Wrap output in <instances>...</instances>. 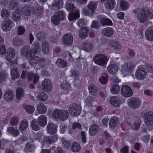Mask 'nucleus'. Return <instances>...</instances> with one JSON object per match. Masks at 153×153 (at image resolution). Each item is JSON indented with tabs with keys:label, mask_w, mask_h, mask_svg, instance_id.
<instances>
[{
	"label": "nucleus",
	"mask_w": 153,
	"mask_h": 153,
	"mask_svg": "<svg viewBox=\"0 0 153 153\" xmlns=\"http://www.w3.org/2000/svg\"><path fill=\"white\" fill-rule=\"evenodd\" d=\"M152 14L147 7H143L141 9V12L138 13L137 17L139 21L144 23L147 19H150L152 17Z\"/></svg>",
	"instance_id": "obj_1"
},
{
	"label": "nucleus",
	"mask_w": 153,
	"mask_h": 153,
	"mask_svg": "<svg viewBox=\"0 0 153 153\" xmlns=\"http://www.w3.org/2000/svg\"><path fill=\"white\" fill-rule=\"evenodd\" d=\"M52 115L54 118L64 121L68 118L69 114L68 111L65 110L56 109L53 111Z\"/></svg>",
	"instance_id": "obj_2"
},
{
	"label": "nucleus",
	"mask_w": 153,
	"mask_h": 153,
	"mask_svg": "<svg viewBox=\"0 0 153 153\" xmlns=\"http://www.w3.org/2000/svg\"><path fill=\"white\" fill-rule=\"evenodd\" d=\"M65 16V14L64 12L59 10L56 11L52 17L51 22L54 25H58L60 21L63 20Z\"/></svg>",
	"instance_id": "obj_3"
},
{
	"label": "nucleus",
	"mask_w": 153,
	"mask_h": 153,
	"mask_svg": "<svg viewBox=\"0 0 153 153\" xmlns=\"http://www.w3.org/2000/svg\"><path fill=\"white\" fill-rule=\"evenodd\" d=\"M97 6V2L91 1L87 8L83 9V13L86 15L91 16Z\"/></svg>",
	"instance_id": "obj_4"
},
{
	"label": "nucleus",
	"mask_w": 153,
	"mask_h": 153,
	"mask_svg": "<svg viewBox=\"0 0 153 153\" xmlns=\"http://www.w3.org/2000/svg\"><path fill=\"white\" fill-rule=\"evenodd\" d=\"M69 111L72 116H78L81 112V107L79 105L75 104H71L69 106Z\"/></svg>",
	"instance_id": "obj_5"
},
{
	"label": "nucleus",
	"mask_w": 153,
	"mask_h": 153,
	"mask_svg": "<svg viewBox=\"0 0 153 153\" xmlns=\"http://www.w3.org/2000/svg\"><path fill=\"white\" fill-rule=\"evenodd\" d=\"M108 59L103 55L98 54L96 55L94 58V62L99 65L103 66L105 64Z\"/></svg>",
	"instance_id": "obj_6"
},
{
	"label": "nucleus",
	"mask_w": 153,
	"mask_h": 153,
	"mask_svg": "<svg viewBox=\"0 0 153 153\" xmlns=\"http://www.w3.org/2000/svg\"><path fill=\"white\" fill-rule=\"evenodd\" d=\"M146 70L141 66L138 67L135 73V77L138 80H142L145 79L147 75Z\"/></svg>",
	"instance_id": "obj_7"
},
{
	"label": "nucleus",
	"mask_w": 153,
	"mask_h": 153,
	"mask_svg": "<svg viewBox=\"0 0 153 153\" xmlns=\"http://www.w3.org/2000/svg\"><path fill=\"white\" fill-rule=\"evenodd\" d=\"M144 121L147 126H151L153 125V113L152 112H146L143 116Z\"/></svg>",
	"instance_id": "obj_8"
},
{
	"label": "nucleus",
	"mask_w": 153,
	"mask_h": 153,
	"mask_svg": "<svg viewBox=\"0 0 153 153\" xmlns=\"http://www.w3.org/2000/svg\"><path fill=\"white\" fill-rule=\"evenodd\" d=\"M128 104L130 108H137L140 106L141 101L140 99L137 98L133 97L128 100Z\"/></svg>",
	"instance_id": "obj_9"
},
{
	"label": "nucleus",
	"mask_w": 153,
	"mask_h": 153,
	"mask_svg": "<svg viewBox=\"0 0 153 153\" xmlns=\"http://www.w3.org/2000/svg\"><path fill=\"white\" fill-rule=\"evenodd\" d=\"M37 53L36 50H33L32 49L28 50L27 49H23L22 50L21 53L23 55H25L26 58L28 59H33L35 55Z\"/></svg>",
	"instance_id": "obj_10"
},
{
	"label": "nucleus",
	"mask_w": 153,
	"mask_h": 153,
	"mask_svg": "<svg viewBox=\"0 0 153 153\" xmlns=\"http://www.w3.org/2000/svg\"><path fill=\"white\" fill-rule=\"evenodd\" d=\"M122 95L126 97H130L133 94V91L131 88L128 85L123 86L121 90Z\"/></svg>",
	"instance_id": "obj_11"
},
{
	"label": "nucleus",
	"mask_w": 153,
	"mask_h": 153,
	"mask_svg": "<svg viewBox=\"0 0 153 153\" xmlns=\"http://www.w3.org/2000/svg\"><path fill=\"white\" fill-rule=\"evenodd\" d=\"M137 64V62H131L123 65L122 70L124 72H128L131 71Z\"/></svg>",
	"instance_id": "obj_12"
},
{
	"label": "nucleus",
	"mask_w": 153,
	"mask_h": 153,
	"mask_svg": "<svg viewBox=\"0 0 153 153\" xmlns=\"http://www.w3.org/2000/svg\"><path fill=\"white\" fill-rule=\"evenodd\" d=\"M62 40L64 44L67 46H70L73 43V37L70 33L65 34L62 38Z\"/></svg>",
	"instance_id": "obj_13"
},
{
	"label": "nucleus",
	"mask_w": 153,
	"mask_h": 153,
	"mask_svg": "<svg viewBox=\"0 0 153 153\" xmlns=\"http://www.w3.org/2000/svg\"><path fill=\"white\" fill-rule=\"evenodd\" d=\"M13 26V22L8 18L5 19L3 22L1 28L4 31H7L10 30Z\"/></svg>",
	"instance_id": "obj_14"
},
{
	"label": "nucleus",
	"mask_w": 153,
	"mask_h": 153,
	"mask_svg": "<svg viewBox=\"0 0 153 153\" xmlns=\"http://www.w3.org/2000/svg\"><path fill=\"white\" fill-rule=\"evenodd\" d=\"M30 63L32 65H33L35 63H37L40 66L43 67L45 64V60L44 58H40L38 56H36L31 60L30 61Z\"/></svg>",
	"instance_id": "obj_15"
},
{
	"label": "nucleus",
	"mask_w": 153,
	"mask_h": 153,
	"mask_svg": "<svg viewBox=\"0 0 153 153\" xmlns=\"http://www.w3.org/2000/svg\"><path fill=\"white\" fill-rule=\"evenodd\" d=\"M42 84V88L46 91H50L52 89V85L50 81L48 79L44 80Z\"/></svg>",
	"instance_id": "obj_16"
},
{
	"label": "nucleus",
	"mask_w": 153,
	"mask_h": 153,
	"mask_svg": "<svg viewBox=\"0 0 153 153\" xmlns=\"http://www.w3.org/2000/svg\"><path fill=\"white\" fill-rule=\"evenodd\" d=\"M58 140L57 136L56 135L51 136H45L43 140V143L47 144H51L56 141Z\"/></svg>",
	"instance_id": "obj_17"
},
{
	"label": "nucleus",
	"mask_w": 153,
	"mask_h": 153,
	"mask_svg": "<svg viewBox=\"0 0 153 153\" xmlns=\"http://www.w3.org/2000/svg\"><path fill=\"white\" fill-rule=\"evenodd\" d=\"M33 140L32 139L31 142H28L26 143L24 148L25 152H32L34 151L35 149V146L33 143Z\"/></svg>",
	"instance_id": "obj_18"
},
{
	"label": "nucleus",
	"mask_w": 153,
	"mask_h": 153,
	"mask_svg": "<svg viewBox=\"0 0 153 153\" xmlns=\"http://www.w3.org/2000/svg\"><path fill=\"white\" fill-rule=\"evenodd\" d=\"M63 5V1L62 0H59L52 3L50 8L51 9L56 10L61 8Z\"/></svg>",
	"instance_id": "obj_19"
},
{
	"label": "nucleus",
	"mask_w": 153,
	"mask_h": 153,
	"mask_svg": "<svg viewBox=\"0 0 153 153\" xmlns=\"http://www.w3.org/2000/svg\"><path fill=\"white\" fill-rule=\"evenodd\" d=\"M57 126L53 123H51L48 124L47 126V131L50 134L55 133L57 131Z\"/></svg>",
	"instance_id": "obj_20"
},
{
	"label": "nucleus",
	"mask_w": 153,
	"mask_h": 153,
	"mask_svg": "<svg viewBox=\"0 0 153 153\" xmlns=\"http://www.w3.org/2000/svg\"><path fill=\"white\" fill-rule=\"evenodd\" d=\"M4 99L7 101H10L14 98V96L13 92L11 90L6 91L4 95Z\"/></svg>",
	"instance_id": "obj_21"
},
{
	"label": "nucleus",
	"mask_w": 153,
	"mask_h": 153,
	"mask_svg": "<svg viewBox=\"0 0 153 153\" xmlns=\"http://www.w3.org/2000/svg\"><path fill=\"white\" fill-rule=\"evenodd\" d=\"M20 12L23 15L29 16L31 14V8L29 6H25L21 8Z\"/></svg>",
	"instance_id": "obj_22"
},
{
	"label": "nucleus",
	"mask_w": 153,
	"mask_h": 153,
	"mask_svg": "<svg viewBox=\"0 0 153 153\" xmlns=\"http://www.w3.org/2000/svg\"><path fill=\"white\" fill-rule=\"evenodd\" d=\"M118 68V66L116 65L111 64L107 67V69L110 74H115L117 71Z\"/></svg>",
	"instance_id": "obj_23"
},
{
	"label": "nucleus",
	"mask_w": 153,
	"mask_h": 153,
	"mask_svg": "<svg viewBox=\"0 0 153 153\" xmlns=\"http://www.w3.org/2000/svg\"><path fill=\"white\" fill-rule=\"evenodd\" d=\"M99 127L98 125H91L89 129L90 134L92 136L96 134L98 131Z\"/></svg>",
	"instance_id": "obj_24"
},
{
	"label": "nucleus",
	"mask_w": 153,
	"mask_h": 153,
	"mask_svg": "<svg viewBox=\"0 0 153 153\" xmlns=\"http://www.w3.org/2000/svg\"><path fill=\"white\" fill-rule=\"evenodd\" d=\"M15 54V51L13 48H9L7 51V55L6 57L7 59L8 60L12 59L14 57Z\"/></svg>",
	"instance_id": "obj_25"
},
{
	"label": "nucleus",
	"mask_w": 153,
	"mask_h": 153,
	"mask_svg": "<svg viewBox=\"0 0 153 153\" xmlns=\"http://www.w3.org/2000/svg\"><path fill=\"white\" fill-rule=\"evenodd\" d=\"M146 39L150 41H153V30L151 28H148L145 31Z\"/></svg>",
	"instance_id": "obj_26"
},
{
	"label": "nucleus",
	"mask_w": 153,
	"mask_h": 153,
	"mask_svg": "<svg viewBox=\"0 0 153 153\" xmlns=\"http://www.w3.org/2000/svg\"><path fill=\"white\" fill-rule=\"evenodd\" d=\"M111 103L115 107H118L120 105V101L119 98L117 97H113L111 98L110 100Z\"/></svg>",
	"instance_id": "obj_27"
},
{
	"label": "nucleus",
	"mask_w": 153,
	"mask_h": 153,
	"mask_svg": "<svg viewBox=\"0 0 153 153\" xmlns=\"http://www.w3.org/2000/svg\"><path fill=\"white\" fill-rule=\"evenodd\" d=\"M47 118L44 115H41L38 118V121L39 125L42 127L46 126L47 123Z\"/></svg>",
	"instance_id": "obj_28"
},
{
	"label": "nucleus",
	"mask_w": 153,
	"mask_h": 153,
	"mask_svg": "<svg viewBox=\"0 0 153 153\" xmlns=\"http://www.w3.org/2000/svg\"><path fill=\"white\" fill-rule=\"evenodd\" d=\"M113 32L112 29L110 27H106L102 31L103 35L106 37H109L112 36Z\"/></svg>",
	"instance_id": "obj_29"
},
{
	"label": "nucleus",
	"mask_w": 153,
	"mask_h": 153,
	"mask_svg": "<svg viewBox=\"0 0 153 153\" xmlns=\"http://www.w3.org/2000/svg\"><path fill=\"white\" fill-rule=\"evenodd\" d=\"M42 52L47 54L49 51V44L46 41H43L42 43Z\"/></svg>",
	"instance_id": "obj_30"
},
{
	"label": "nucleus",
	"mask_w": 153,
	"mask_h": 153,
	"mask_svg": "<svg viewBox=\"0 0 153 153\" xmlns=\"http://www.w3.org/2000/svg\"><path fill=\"white\" fill-rule=\"evenodd\" d=\"M88 29L86 27H82L79 32L80 36L82 39L85 38L88 33Z\"/></svg>",
	"instance_id": "obj_31"
},
{
	"label": "nucleus",
	"mask_w": 153,
	"mask_h": 153,
	"mask_svg": "<svg viewBox=\"0 0 153 153\" xmlns=\"http://www.w3.org/2000/svg\"><path fill=\"white\" fill-rule=\"evenodd\" d=\"M115 6V2L114 0H108L105 3V7L108 9H112Z\"/></svg>",
	"instance_id": "obj_32"
},
{
	"label": "nucleus",
	"mask_w": 153,
	"mask_h": 153,
	"mask_svg": "<svg viewBox=\"0 0 153 153\" xmlns=\"http://www.w3.org/2000/svg\"><path fill=\"white\" fill-rule=\"evenodd\" d=\"M20 10L19 9L13 12L12 15V18L14 21H18L20 19Z\"/></svg>",
	"instance_id": "obj_33"
},
{
	"label": "nucleus",
	"mask_w": 153,
	"mask_h": 153,
	"mask_svg": "<svg viewBox=\"0 0 153 153\" xmlns=\"http://www.w3.org/2000/svg\"><path fill=\"white\" fill-rule=\"evenodd\" d=\"M28 126L27 121L25 119H24L21 121L19 128L20 131H24L26 129Z\"/></svg>",
	"instance_id": "obj_34"
},
{
	"label": "nucleus",
	"mask_w": 153,
	"mask_h": 153,
	"mask_svg": "<svg viewBox=\"0 0 153 153\" xmlns=\"http://www.w3.org/2000/svg\"><path fill=\"white\" fill-rule=\"evenodd\" d=\"M93 48V45L91 42H84L83 50L85 51L90 52L92 50Z\"/></svg>",
	"instance_id": "obj_35"
},
{
	"label": "nucleus",
	"mask_w": 153,
	"mask_h": 153,
	"mask_svg": "<svg viewBox=\"0 0 153 153\" xmlns=\"http://www.w3.org/2000/svg\"><path fill=\"white\" fill-rule=\"evenodd\" d=\"M37 109L39 113L40 114L45 113L47 110L45 105L42 103L38 105Z\"/></svg>",
	"instance_id": "obj_36"
},
{
	"label": "nucleus",
	"mask_w": 153,
	"mask_h": 153,
	"mask_svg": "<svg viewBox=\"0 0 153 153\" xmlns=\"http://www.w3.org/2000/svg\"><path fill=\"white\" fill-rule=\"evenodd\" d=\"M7 131H8L13 136L16 137L19 134V131L17 129H14L12 127H10L7 129Z\"/></svg>",
	"instance_id": "obj_37"
},
{
	"label": "nucleus",
	"mask_w": 153,
	"mask_h": 153,
	"mask_svg": "<svg viewBox=\"0 0 153 153\" xmlns=\"http://www.w3.org/2000/svg\"><path fill=\"white\" fill-rule=\"evenodd\" d=\"M100 22L102 25H111L112 24L111 21L109 19L102 17L101 18Z\"/></svg>",
	"instance_id": "obj_38"
},
{
	"label": "nucleus",
	"mask_w": 153,
	"mask_h": 153,
	"mask_svg": "<svg viewBox=\"0 0 153 153\" xmlns=\"http://www.w3.org/2000/svg\"><path fill=\"white\" fill-rule=\"evenodd\" d=\"M88 89L90 94L93 95H95L97 91V87L93 84H91L89 85Z\"/></svg>",
	"instance_id": "obj_39"
},
{
	"label": "nucleus",
	"mask_w": 153,
	"mask_h": 153,
	"mask_svg": "<svg viewBox=\"0 0 153 153\" xmlns=\"http://www.w3.org/2000/svg\"><path fill=\"white\" fill-rule=\"evenodd\" d=\"M23 89L22 88H19L16 90V97L18 100H20L24 95Z\"/></svg>",
	"instance_id": "obj_40"
},
{
	"label": "nucleus",
	"mask_w": 153,
	"mask_h": 153,
	"mask_svg": "<svg viewBox=\"0 0 153 153\" xmlns=\"http://www.w3.org/2000/svg\"><path fill=\"white\" fill-rule=\"evenodd\" d=\"M79 16V11L78 10H77L76 12L69 13L68 16V18L69 20L71 21L77 18Z\"/></svg>",
	"instance_id": "obj_41"
},
{
	"label": "nucleus",
	"mask_w": 153,
	"mask_h": 153,
	"mask_svg": "<svg viewBox=\"0 0 153 153\" xmlns=\"http://www.w3.org/2000/svg\"><path fill=\"white\" fill-rule=\"evenodd\" d=\"M24 109L25 111L28 114H31L33 113L35 110L34 107L31 105H27L24 106Z\"/></svg>",
	"instance_id": "obj_42"
},
{
	"label": "nucleus",
	"mask_w": 153,
	"mask_h": 153,
	"mask_svg": "<svg viewBox=\"0 0 153 153\" xmlns=\"http://www.w3.org/2000/svg\"><path fill=\"white\" fill-rule=\"evenodd\" d=\"M11 76L13 79H17L19 77V74L17 71V68L16 67L13 68L11 72Z\"/></svg>",
	"instance_id": "obj_43"
},
{
	"label": "nucleus",
	"mask_w": 153,
	"mask_h": 153,
	"mask_svg": "<svg viewBox=\"0 0 153 153\" xmlns=\"http://www.w3.org/2000/svg\"><path fill=\"white\" fill-rule=\"evenodd\" d=\"M72 1L70 0H68L66 4L65 5V7L67 10L68 12H71L75 8V7L74 5L69 2L70 1Z\"/></svg>",
	"instance_id": "obj_44"
},
{
	"label": "nucleus",
	"mask_w": 153,
	"mask_h": 153,
	"mask_svg": "<svg viewBox=\"0 0 153 153\" xmlns=\"http://www.w3.org/2000/svg\"><path fill=\"white\" fill-rule=\"evenodd\" d=\"M31 126L33 130L34 131H37L40 129L38 123L35 120H33L31 123Z\"/></svg>",
	"instance_id": "obj_45"
},
{
	"label": "nucleus",
	"mask_w": 153,
	"mask_h": 153,
	"mask_svg": "<svg viewBox=\"0 0 153 153\" xmlns=\"http://www.w3.org/2000/svg\"><path fill=\"white\" fill-rule=\"evenodd\" d=\"M56 64L58 67L62 68H64L67 65V62L61 59H58L56 62Z\"/></svg>",
	"instance_id": "obj_46"
},
{
	"label": "nucleus",
	"mask_w": 153,
	"mask_h": 153,
	"mask_svg": "<svg viewBox=\"0 0 153 153\" xmlns=\"http://www.w3.org/2000/svg\"><path fill=\"white\" fill-rule=\"evenodd\" d=\"M108 76L106 74H104L99 79L100 82L103 84H105L107 83L108 79Z\"/></svg>",
	"instance_id": "obj_47"
},
{
	"label": "nucleus",
	"mask_w": 153,
	"mask_h": 153,
	"mask_svg": "<svg viewBox=\"0 0 153 153\" xmlns=\"http://www.w3.org/2000/svg\"><path fill=\"white\" fill-rule=\"evenodd\" d=\"M111 91L113 94H117L120 91V87L118 85H114L111 88Z\"/></svg>",
	"instance_id": "obj_48"
},
{
	"label": "nucleus",
	"mask_w": 153,
	"mask_h": 153,
	"mask_svg": "<svg viewBox=\"0 0 153 153\" xmlns=\"http://www.w3.org/2000/svg\"><path fill=\"white\" fill-rule=\"evenodd\" d=\"M37 98L40 100L46 101L48 97L46 94L43 92H41L38 94Z\"/></svg>",
	"instance_id": "obj_49"
},
{
	"label": "nucleus",
	"mask_w": 153,
	"mask_h": 153,
	"mask_svg": "<svg viewBox=\"0 0 153 153\" xmlns=\"http://www.w3.org/2000/svg\"><path fill=\"white\" fill-rule=\"evenodd\" d=\"M80 149L79 145L77 143H74L72 144L71 146V150L73 152H77Z\"/></svg>",
	"instance_id": "obj_50"
},
{
	"label": "nucleus",
	"mask_w": 153,
	"mask_h": 153,
	"mask_svg": "<svg viewBox=\"0 0 153 153\" xmlns=\"http://www.w3.org/2000/svg\"><path fill=\"white\" fill-rule=\"evenodd\" d=\"M129 4L124 0H121L120 5V8L123 10H125L128 8Z\"/></svg>",
	"instance_id": "obj_51"
},
{
	"label": "nucleus",
	"mask_w": 153,
	"mask_h": 153,
	"mask_svg": "<svg viewBox=\"0 0 153 153\" xmlns=\"http://www.w3.org/2000/svg\"><path fill=\"white\" fill-rule=\"evenodd\" d=\"M110 44L111 47L114 49L120 50L121 48V45L118 42H112Z\"/></svg>",
	"instance_id": "obj_52"
},
{
	"label": "nucleus",
	"mask_w": 153,
	"mask_h": 153,
	"mask_svg": "<svg viewBox=\"0 0 153 153\" xmlns=\"http://www.w3.org/2000/svg\"><path fill=\"white\" fill-rule=\"evenodd\" d=\"M1 15L2 17L8 18L10 16V12L6 9H3L1 11Z\"/></svg>",
	"instance_id": "obj_53"
},
{
	"label": "nucleus",
	"mask_w": 153,
	"mask_h": 153,
	"mask_svg": "<svg viewBox=\"0 0 153 153\" xmlns=\"http://www.w3.org/2000/svg\"><path fill=\"white\" fill-rule=\"evenodd\" d=\"M117 119L116 117H111L109 122V126L111 128L114 127L116 124Z\"/></svg>",
	"instance_id": "obj_54"
},
{
	"label": "nucleus",
	"mask_w": 153,
	"mask_h": 153,
	"mask_svg": "<svg viewBox=\"0 0 153 153\" xmlns=\"http://www.w3.org/2000/svg\"><path fill=\"white\" fill-rule=\"evenodd\" d=\"M72 128L75 131H78L81 130V126L80 123H76L73 124Z\"/></svg>",
	"instance_id": "obj_55"
},
{
	"label": "nucleus",
	"mask_w": 153,
	"mask_h": 153,
	"mask_svg": "<svg viewBox=\"0 0 153 153\" xmlns=\"http://www.w3.org/2000/svg\"><path fill=\"white\" fill-rule=\"evenodd\" d=\"M19 119L17 117H14L10 120V124L11 126L16 125L19 123Z\"/></svg>",
	"instance_id": "obj_56"
},
{
	"label": "nucleus",
	"mask_w": 153,
	"mask_h": 153,
	"mask_svg": "<svg viewBox=\"0 0 153 153\" xmlns=\"http://www.w3.org/2000/svg\"><path fill=\"white\" fill-rule=\"evenodd\" d=\"M13 43L14 46H18L21 45L22 42L19 38L15 37L13 39Z\"/></svg>",
	"instance_id": "obj_57"
},
{
	"label": "nucleus",
	"mask_w": 153,
	"mask_h": 153,
	"mask_svg": "<svg viewBox=\"0 0 153 153\" xmlns=\"http://www.w3.org/2000/svg\"><path fill=\"white\" fill-rule=\"evenodd\" d=\"M61 86L62 88L65 89H69L71 88L70 84L67 83L66 81L63 82Z\"/></svg>",
	"instance_id": "obj_58"
},
{
	"label": "nucleus",
	"mask_w": 153,
	"mask_h": 153,
	"mask_svg": "<svg viewBox=\"0 0 153 153\" xmlns=\"http://www.w3.org/2000/svg\"><path fill=\"white\" fill-rule=\"evenodd\" d=\"M25 30V28L22 26H19V27L18 33V34L19 35H23Z\"/></svg>",
	"instance_id": "obj_59"
},
{
	"label": "nucleus",
	"mask_w": 153,
	"mask_h": 153,
	"mask_svg": "<svg viewBox=\"0 0 153 153\" xmlns=\"http://www.w3.org/2000/svg\"><path fill=\"white\" fill-rule=\"evenodd\" d=\"M140 123L137 122H134L131 126V128L134 130H137L139 128L140 126Z\"/></svg>",
	"instance_id": "obj_60"
},
{
	"label": "nucleus",
	"mask_w": 153,
	"mask_h": 153,
	"mask_svg": "<svg viewBox=\"0 0 153 153\" xmlns=\"http://www.w3.org/2000/svg\"><path fill=\"white\" fill-rule=\"evenodd\" d=\"M97 102L94 100L92 97H89L87 98L86 102L88 105H93V102Z\"/></svg>",
	"instance_id": "obj_61"
},
{
	"label": "nucleus",
	"mask_w": 153,
	"mask_h": 153,
	"mask_svg": "<svg viewBox=\"0 0 153 153\" xmlns=\"http://www.w3.org/2000/svg\"><path fill=\"white\" fill-rule=\"evenodd\" d=\"M7 75L6 73L3 72L0 73V82H2L5 81L6 78L7 77Z\"/></svg>",
	"instance_id": "obj_62"
},
{
	"label": "nucleus",
	"mask_w": 153,
	"mask_h": 153,
	"mask_svg": "<svg viewBox=\"0 0 153 153\" xmlns=\"http://www.w3.org/2000/svg\"><path fill=\"white\" fill-rule=\"evenodd\" d=\"M71 144L70 142L68 140H63L62 145L65 148H68L71 146Z\"/></svg>",
	"instance_id": "obj_63"
},
{
	"label": "nucleus",
	"mask_w": 153,
	"mask_h": 153,
	"mask_svg": "<svg viewBox=\"0 0 153 153\" xmlns=\"http://www.w3.org/2000/svg\"><path fill=\"white\" fill-rule=\"evenodd\" d=\"M71 76L74 77L75 78H77L78 76V73L77 71L71 70Z\"/></svg>",
	"instance_id": "obj_64"
}]
</instances>
